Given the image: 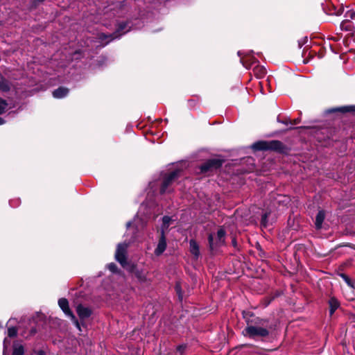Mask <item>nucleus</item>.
I'll return each instance as SVG.
<instances>
[{
    "label": "nucleus",
    "mask_w": 355,
    "mask_h": 355,
    "mask_svg": "<svg viewBox=\"0 0 355 355\" xmlns=\"http://www.w3.org/2000/svg\"><path fill=\"white\" fill-rule=\"evenodd\" d=\"M241 314L246 324L242 331L244 337L261 342H269L272 339V331L275 326L270 323L268 318H261L248 310H243Z\"/></svg>",
    "instance_id": "f257e3e1"
},
{
    "label": "nucleus",
    "mask_w": 355,
    "mask_h": 355,
    "mask_svg": "<svg viewBox=\"0 0 355 355\" xmlns=\"http://www.w3.org/2000/svg\"><path fill=\"white\" fill-rule=\"evenodd\" d=\"M251 148L254 151H273L280 154H288L289 148L279 140H259L253 143Z\"/></svg>",
    "instance_id": "f03ea898"
},
{
    "label": "nucleus",
    "mask_w": 355,
    "mask_h": 355,
    "mask_svg": "<svg viewBox=\"0 0 355 355\" xmlns=\"http://www.w3.org/2000/svg\"><path fill=\"white\" fill-rule=\"evenodd\" d=\"M225 162V159L221 155H217L206 159L200 165L199 169L202 174L209 175L220 169Z\"/></svg>",
    "instance_id": "7ed1b4c3"
},
{
    "label": "nucleus",
    "mask_w": 355,
    "mask_h": 355,
    "mask_svg": "<svg viewBox=\"0 0 355 355\" xmlns=\"http://www.w3.org/2000/svg\"><path fill=\"white\" fill-rule=\"evenodd\" d=\"M182 170L175 169L174 171L165 173L162 177V182L159 188V193L164 195L166 192H171L172 191L168 190V189L178 180L180 177Z\"/></svg>",
    "instance_id": "20e7f679"
},
{
    "label": "nucleus",
    "mask_w": 355,
    "mask_h": 355,
    "mask_svg": "<svg viewBox=\"0 0 355 355\" xmlns=\"http://www.w3.org/2000/svg\"><path fill=\"white\" fill-rule=\"evenodd\" d=\"M226 232L223 227H220L217 231V239L214 241V235L209 233L207 236L208 245L210 251L223 245L225 243Z\"/></svg>",
    "instance_id": "39448f33"
},
{
    "label": "nucleus",
    "mask_w": 355,
    "mask_h": 355,
    "mask_svg": "<svg viewBox=\"0 0 355 355\" xmlns=\"http://www.w3.org/2000/svg\"><path fill=\"white\" fill-rule=\"evenodd\" d=\"M124 269L128 271L132 276L137 278L139 282L144 283L146 282L147 272L142 268H139L138 265L134 262L131 261L129 263V264H128V266H125Z\"/></svg>",
    "instance_id": "423d86ee"
},
{
    "label": "nucleus",
    "mask_w": 355,
    "mask_h": 355,
    "mask_svg": "<svg viewBox=\"0 0 355 355\" xmlns=\"http://www.w3.org/2000/svg\"><path fill=\"white\" fill-rule=\"evenodd\" d=\"M127 245L125 244L119 243L117 245L115 252V259L121 264L124 268L131 262L127 260Z\"/></svg>",
    "instance_id": "0eeeda50"
},
{
    "label": "nucleus",
    "mask_w": 355,
    "mask_h": 355,
    "mask_svg": "<svg viewBox=\"0 0 355 355\" xmlns=\"http://www.w3.org/2000/svg\"><path fill=\"white\" fill-rule=\"evenodd\" d=\"M326 114H338L340 115H345L347 113H355V105H344L340 107H336L329 108L325 110Z\"/></svg>",
    "instance_id": "6e6552de"
},
{
    "label": "nucleus",
    "mask_w": 355,
    "mask_h": 355,
    "mask_svg": "<svg viewBox=\"0 0 355 355\" xmlns=\"http://www.w3.org/2000/svg\"><path fill=\"white\" fill-rule=\"evenodd\" d=\"M167 247L166 238L164 230H162L159 238L158 243L155 249L154 253L156 256H160L163 254Z\"/></svg>",
    "instance_id": "1a4fd4ad"
},
{
    "label": "nucleus",
    "mask_w": 355,
    "mask_h": 355,
    "mask_svg": "<svg viewBox=\"0 0 355 355\" xmlns=\"http://www.w3.org/2000/svg\"><path fill=\"white\" fill-rule=\"evenodd\" d=\"M76 312L80 320L89 318L92 314V311L90 308L85 307L81 304L76 306Z\"/></svg>",
    "instance_id": "9d476101"
},
{
    "label": "nucleus",
    "mask_w": 355,
    "mask_h": 355,
    "mask_svg": "<svg viewBox=\"0 0 355 355\" xmlns=\"http://www.w3.org/2000/svg\"><path fill=\"white\" fill-rule=\"evenodd\" d=\"M58 305L64 313L69 318L74 317V314L69 308V301L64 297L58 300Z\"/></svg>",
    "instance_id": "9b49d317"
},
{
    "label": "nucleus",
    "mask_w": 355,
    "mask_h": 355,
    "mask_svg": "<svg viewBox=\"0 0 355 355\" xmlns=\"http://www.w3.org/2000/svg\"><path fill=\"white\" fill-rule=\"evenodd\" d=\"M129 22L128 21H121L117 24L116 30L114 32V37L116 38H118L121 37L122 35L125 34V33H128L130 31L131 28L129 27V28H127L128 26Z\"/></svg>",
    "instance_id": "f8f14e48"
},
{
    "label": "nucleus",
    "mask_w": 355,
    "mask_h": 355,
    "mask_svg": "<svg viewBox=\"0 0 355 355\" xmlns=\"http://www.w3.org/2000/svg\"><path fill=\"white\" fill-rule=\"evenodd\" d=\"M327 304L329 305V315L331 317L335 311L340 308V303L336 297L332 296L329 299Z\"/></svg>",
    "instance_id": "ddd939ff"
},
{
    "label": "nucleus",
    "mask_w": 355,
    "mask_h": 355,
    "mask_svg": "<svg viewBox=\"0 0 355 355\" xmlns=\"http://www.w3.org/2000/svg\"><path fill=\"white\" fill-rule=\"evenodd\" d=\"M69 93L67 87L60 86L53 91L52 95L55 98H62L66 97Z\"/></svg>",
    "instance_id": "4468645a"
},
{
    "label": "nucleus",
    "mask_w": 355,
    "mask_h": 355,
    "mask_svg": "<svg viewBox=\"0 0 355 355\" xmlns=\"http://www.w3.org/2000/svg\"><path fill=\"white\" fill-rule=\"evenodd\" d=\"M190 252L194 256L196 259H198L200 256V248L198 242L194 239L189 241Z\"/></svg>",
    "instance_id": "2eb2a0df"
},
{
    "label": "nucleus",
    "mask_w": 355,
    "mask_h": 355,
    "mask_svg": "<svg viewBox=\"0 0 355 355\" xmlns=\"http://www.w3.org/2000/svg\"><path fill=\"white\" fill-rule=\"evenodd\" d=\"M11 83L5 77L0 75V91L2 92H8L11 89Z\"/></svg>",
    "instance_id": "dca6fc26"
},
{
    "label": "nucleus",
    "mask_w": 355,
    "mask_h": 355,
    "mask_svg": "<svg viewBox=\"0 0 355 355\" xmlns=\"http://www.w3.org/2000/svg\"><path fill=\"white\" fill-rule=\"evenodd\" d=\"M324 211L320 210L315 216V226L317 230H320L322 228V223L324 222Z\"/></svg>",
    "instance_id": "f3484780"
},
{
    "label": "nucleus",
    "mask_w": 355,
    "mask_h": 355,
    "mask_svg": "<svg viewBox=\"0 0 355 355\" xmlns=\"http://www.w3.org/2000/svg\"><path fill=\"white\" fill-rule=\"evenodd\" d=\"M353 28H354V24L349 20H344L340 24V28L343 31H350L353 29Z\"/></svg>",
    "instance_id": "a211bd4d"
},
{
    "label": "nucleus",
    "mask_w": 355,
    "mask_h": 355,
    "mask_svg": "<svg viewBox=\"0 0 355 355\" xmlns=\"http://www.w3.org/2000/svg\"><path fill=\"white\" fill-rule=\"evenodd\" d=\"M338 275L340 277L344 282L347 284V285L350 288H354V284L353 281L350 279V277L346 275L345 273L339 272Z\"/></svg>",
    "instance_id": "6ab92c4d"
},
{
    "label": "nucleus",
    "mask_w": 355,
    "mask_h": 355,
    "mask_svg": "<svg viewBox=\"0 0 355 355\" xmlns=\"http://www.w3.org/2000/svg\"><path fill=\"white\" fill-rule=\"evenodd\" d=\"M24 347L21 345H13L12 355H24Z\"/></svg>",
    "instance_id": "aec40b11"
},
{
    "label": "nucleus",
    "mask_w": 355,
    "mask_h": 355,
    "mask_svg": "<svg viewBox=\"0 0 355 355\" xmlns=\"http://www.w3.org/2000/svg\"><path fill=\"white\" fill-rule=\"evenodd\" d=\"M270 215V211H265L261 215V226L263 227H267L268 225V217Z\"/></svg>",
    "instance_id": "412c9836"
},
{
    "label": "nucleus",
    "mask_w": 355,
    "mask_h": 355,
    "mask_svg": "<svg viewBox=\"0 0 355 355\" xmlns=\"http://www.w3.org/2000/svg\"><path fill=\"white\" fill-rule=\"evenodd\" d=\"M254 72L256 74V76L260 78L265 76V74L266 73V70L262 67L257 66L254 69Z\"/></svg>",
    "instance_id": "4be33fe9"
},
{
    "label": "nucleus",
    "mask_w": 355,
    "mask_h": 355,
    "mask_svg": "<svg viewBox=\"0 0 355 355\" xmlns=\"http://www.w3.org/2000/svg\"><path fill=\"white\" fill-rule=\"evenodd\" d=\"M335 131H336L335 128H325V129H323L322 133L323 134L327 133V138L328 139H332V140L336 141L337 139H334V135Z\"/></svg>",
    "instance_id": "5701e85b"
},
{
    "label": "nucleus",
    "mask_w": 355,
    "mask_h": 355,
    "mask_svg": "<svg viewBox=\"0 0 355 355\" xmlns=\"http://www.w3.org/2000/svg\"><path fill=\"white\" fill-rule=\"evenodd\" d=\"M107 268L110 272L114 274L121 275V270L118 268V266L114 263H110L107 265Z\"/></svg>",
    "instance_id": "b1692460"
},
{
    "label": "nucleus",
    "mask_w": 355,
    "mask_h": 355,
    "mask_svg": "<svg viewBox=\"0 0 355 355\" xmlns=\"http://www.w3.org/2000/svg\"><path fill=\"white\" fill-rule=\"evenodd\" d=\"M98 39L101 41L106 40L109 39L110 41L113 40L114 39H116L115 37H114V33L112 34H106L104 33H101L98 35Z\"/></svg>",
    "instance_id": "393cba45"
},
{
    "label": "nucleus",
    "mask_w": 355,
    "mask_h": 355,
    "mask_svg": "<svg viewBox=\"0 0 355 355\" xmlns=\"http://www.w3.org/2000/svg\"><path fill=\"white\" fill-rule=\"evenodd\" d=\"M8 105V102L0 97V115L6 112Z\"/></svg>",
    "instance_id": "a878e982"
},
{
    "label": "nucleus",
    "mask_w": 355,
    "mask_h": 355,
    "mask_svg": "<svg viewBox=\"0 0 355 355\" xmlns=\"http://www.w3.org/2000/svg\"><path fill=\"white\" fill-rule=\"evenodd\" d=\"M256 249L258 250V256L260 258H267V253L263 250V249L261 248V245L259 243H257L256 244Z\"/></svg>",
    "instance_id": "bb28decb"
},
{
    "label": "nucleus",
    "mask_w": 355,
    "mask_h": 355,
    "mask_svg": "<svg viewBox=\"0 0 355 355\" xmlns=\"http://www.w3.org/2000/svg\"><path fill=\"white\" fill-rule=\"evenodd\" d=\"M46 0H31L30 1L29 9L31 10L36 9L40 3H42Z\"/></svg>",
    "instance_id": "cd10ccee"
},
{
    "label": "nucleus",
    "mask_w": 355,
    "mask_h": 355,
    "mask_svg": "<svg viewBox=\"0 0 355 355\" xmlns=\"http://www.w3.org/2000/svg\"><path fill=\"white\" fill-rule=\"evenodd\" d=\"M187 349V345L182 344L177 346L175 355H182Z\"/></svg>",
    "instance_id": "c85d7f7f"
},
{
    "label": "nucleus",
    "mask_w": 355,
    "mask_h": 355,
    "mask_svg": "<svg viewBox=\"0 0 355 355\" xmlns=\"http://www.w3.org/2000/svg\"><path fill=\"white\" fill-rule=\"evenodd\" d=\"M8 336L10 338H15L17 336V328L15 327H10L8 328Z\"/></svg>",
    "instance_id": "c756f323"
},
{
    "label": "nucleus",
    "mask_w": 355,
    "mask_h": 355,
    "mask_svg": "<svg viewBox=\"0 0 355 355\" xmlns=\"http://www.w3.org/2000/svg\"><path fill=\"white\" fill-rule=\"evenodd\" d=\"M69 318L71 319V320L72 321V322L73 323V324L76 326V328H77L80 331H82V329H81V325L84 326L85 323L81 322V324H80L75 315H74L73 318Z\"/></svg>",
    "instance_id": "7c9ffc66"
},
{
    "label": "nucleus",
    "mask_w": 355,
    "mask_h": 355,
    "mask_svg": "<svg viewBox=\"0 0 355 355\" xmlns=\"http://www.w3.org/2000/svg\"><path fill=\"white\" fill-rule=\"evenodd\" d=\"M232 246L234 248L235 250L239 251L240 250V248H239V245L237 243V241H236V238L235 236H233L232 237Z\"/></svg>",
    "instance_id": "2f4dec72"
},
{
    "label": "nucleus",
    "mask_w": 355,
    "mask_h": 355,
    "mask_svg": "<svg viewBox=\"0 0 355 355\" xmlns=\"http://www.w3.org/2000/svg\"><path fill=\"white\" fill-rule=\"evenodd\" d=\"M315 55V52L313 53L312 51H309V58H304V60H303V63L304 64H307L309 62V59L313 58Z\"/></svg>",
    "instance_id": "473e14b6"
},
{
    "label": "nucleus",
    "mask_w": 355,
    "mask_h": 355,
    "mask_svg": "<svg viewBox=\"0 0 355 355\" xmlns=\"http://www.w3.org/2000/svg\"><path fill=\"white\" fill-rule=\"evenodd\" d=\"M175 289L176 293L178 294L179 297L182 298V289H181V286L179 284H176L175 286Z\"/></svg>",
    "instance_id": "72a5a7b5"
},
{
    "label": "nucleus",
    "mask_w": 355,
    "mask_h": 355,
    "mask_svg": "<svg viewBox=\"0 0 355 355\" xmlns=\"http://www.w3.org/2000/svg\"><path fill=\"white\" fill-rule=\"evenodd\" d=\"M171 221V218L168 216H164L162 218V222L164 225H168Z\"/></svg>",
    "instance_id": "f704fd0d"
},
{
    "label": "nucleus",
    "mask_w": 355,
    "mask_h": 355,
    "mask_svg": "<svg viewBox=\"0 0 355 355\" xmlns=\"http://www.w3.org/2000/svg\"><path fill=\"white\" fill-rule=\"evenodd\" d=\"M300 121H301V119L299 117V118L295 119L293 121H289V123L293 125H297L300 122Z\"/></svg>",
    "instance_id": "c9c22d12"
},
{
    "label": "nucleus",
    "mask_w": 355,
    "mask_h": 355,
    "mask_svg": "<svg viewBox=\"0 0 355 355\" xmlns=\"http://www.w3.org/2000/svg\"><path fill=\"white\" fill-rule=\"evenodd\" d=\"M252 347H253V345L250 344V343H245V344H242V345H239V347L241 349H243V348Z\"/></svg>",
    "instance_id": "e433bc0d"
},
{
    "label": "nucleus",
    "mask_w": 355,
    "mask_h": 355,
    "mask_svg": "<svg viewBox=\"0 0 355 355\" xmlns=\"http://www.w3.org/2000/svg\"><path fill=\"white\" fill-rule=\"evenodd\" d=\"M36 355H46V352L44 350H38L35 352Z\"/></svg>",
    "instance_id": "4c0bfd02"
},
{
    "label": "nucleus",
    "mask_w": 355,
    "mask_h": 355,
    "mask_svg": "<svg viewBox=\"0 0 355 355\" xmlns=\"http://www.w3.org/2000/svg\"><path fill=\"white\" fill-rule=\"evenodd\" d=\"M277 121L279 122V123L286 124V125L288 124V123H289V121H288V120H282H282L279 119V117H277Z\"/></svg>",
    "instance_id": "58836bf2"
},
{
    "label": "nucleus",
    "mask_w": 355,
    "mask_h": 355,
    "mask_svg": "<svg viewBox=\"0 0 355 355\" xmlns=\"http://www.w3.org/2000/svg\"><path fill=\"white\" fill-rule=\"evenodd\" d=\"M343 246H347V247H349V248H354V245H353V244H352V243H346V244L343 245Z\"/></svg>",
    "instance_id": "ea45409f"
},
{
    "label": "nucleus",
    "mask_w": 355,
    "mask_h": 355,
    "mask_svg": "<svg viewBox=\"0 0 355 355\" xmlns=\"http://www.w3.org/2000/svg\"><path fill=\"white\" fill-rule=\"evenodd\" d=\"M5 123L6 121L3 118L0 117V125L4 124Z\"/></svg>",
    "instance_id": "a19ab883"
},
{
    "label": "nucleus",
    "mask_w": 355,
    "mask_h": 355,
    "mask_svg": "<svg viewBox=\"0 0 355 355\" xmlns=\"http://www.w3.org/2000/svg\"><path fill=\"white\" fill-rule=\"evenodd\" d=\"M36 332V330L35 329H31V334H35Z\"/></svg>",
    "instance_id": "79ce46f5"
},
{
    "label": "nucleus",
    "mask_w": 355,
    "mask_h": 355,
    "mask_svg": "<svg viewBox=\"0 0 355 355\" xmlns=\"http://www.w3.org/2000/svg\"><path fill=\"white\" fill-rule=\"evenodd\" d=\"M342 12H343V10H339V11L338 12L337 15H341V14H342Z\"/></svg>",
    "instance_id": "37998d69"
},
{
    "label": "nucleus",
    "mask_w": 355,
    "mask_h": 355,
    "mask_svg": "<svg viewBox=\"0 0 355 355\" xmlns=\"http://www.w3.org/2000/svg\"><path fill=\"white\" fill-rule=\"evenodd\" d=\"M354 15H355V12H352V13H351L350 17H351L352 18H353V16H354Z\"/></svg>",
    "instance_id": "c03bdc74"
},
{
    "label": "nucleus",
    "mask_w": 355,
    "mask_h": 355,
    "mask_svg": "<svg viewBox=\"0 0 355 355\" xmlns=\"http://www.w3.org/2000/svg\"><path fill=\"white\" fill-rule=\"evenodd\" d=\"M352 318H353V322H355V315H352Z\"/></svg>",
    "instance_id": "a18cd8bd"
},
{
    "label": "nucleus",
    "mask_w": 355,
    "mask_h": 355,
    "mask_svg": "<svg viewBox=\"0 0 355 355\" xmlns=\"http://www.w3.org/2000/svg\"><path fill=\"white\" fill-rule=\"evenodd\" d=\"M322 56H323V55H322V54H321V55H320V54H319V58H322Z\"/></svg>",
    "instance_id": "49530a36"
},
{
    "label": "nucleus",
    "mask_w": 355,
    "mask_h": 355,
    "mask_svg": "<svg viewBox=\"0 0 355 355\" xmlns=\"http://www.w3.org/2000/svg\"><path fill=\"white\" fill-rule=\"evenodd\" d=\"M3 355H5V353L3 352Z\"/></svg>",
    "instance_id": "de8ad7c7"
}]
</instances>
